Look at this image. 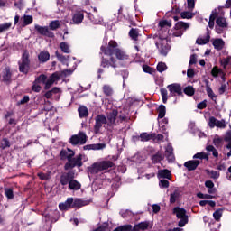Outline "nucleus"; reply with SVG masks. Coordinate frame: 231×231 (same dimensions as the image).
Wrapping results in <instances>:
<instances>
[{"instance_id": "f257e3e1", "label": "nucleus", "mask_w": 231, "mask_h": 231, "mask_svg": "<svg viewBox=\"0 0 231 231\" xmlns=\"http://www.w3.org/2000/svg\"><path fill=\"white\" fill-rule=\"evenodd\" d=\"M60 184L61 187L68 186L69 190H80L82 184L79 180H75V170H70L61 173L60 176Z\"/></svg>"}, {"instance_id": "f03ea898", "label": "nucleus", "mask_w": 231, "mask_h": 231, "mask_svg": "<svg viewBox=\"0 0 231 231\" xmlns=\"http://www.w3.org/2000/svg\"><path fill=\"white\" fill-rule=\"evenodd\" d=\"M114 167L115 164L111 161H100L88 166L87 168V172L88 176H95V174H98V172H102L103 171H107L109 169H114Z\"/></svg>"}, {"instance_id": "7ed1b4c3", "label": "nucleus", "mask_w": 231, "mask_h": 231, "mask_svg": "<svg viewBox=\"0 0 231 231\" xmlns=\"http://www.w3.org/2000/svg\"><path fill=\"white\" fill-rule=\"evenodd\" d=\"M84 163L82 162V154H79L75 157V152H71L70 155L69 156V160L64 164V171H73L75 167H78V169H80Z\"/></svg>"}, {"instance_id": "20e7f679", "label": "nucleus", "mask_w": 231, "mask_h": 231, "mask_svg": "<svg viewBox=\"0 0 231 231\" xmlns=\"http://www.w3.org/2000/svg\"><path fill=\"white\" fill-rule=\"evenodd\" d=\"M172 214L176 216L177 219H180L178 222V226L180 228H183V226L189 223V215H187V210L185 208L175 207Z\"/></svg>"}, {"instance_id": "39448f33", "label": "nucleus", "mask_w": 231, "mask_h": 231, "mask_svg": "<svg viewBox=\"0 0 231 231\" xmlns=\"http://www.w3.org/2000/svg\"><path fill=\"white\" fill-rule=\"evenodd\" d=\"M100 50L102 53H104V55L113 57V55H115V53L116 52V50H118V43L116 42V41L111 40L106 47L102 45L100 47Z\"/></svg>"}, {"instance_id": "423d86ee", "label": "nucleus", "mask_w": 231, "mask_h": 231, "mask_svg": "<svg viewBox=\"0 0 231 231\" xmlns=\"http://www.w3.org/2000/svg\"><path fill=\"white\" fill-rule=\"evenodd\" d=\"M190 28V24L183 22V21H179L176 23L174 25V32L172 33L173 37H181L187 30Z\"/></svg>"}, {"instance_id": "0eeeda50", "label": "nucleus", "mask_w": 231, "mask_h": 231, "mask_svg": "<svg viewBox=\"0 0 231 231\" xmlns=\"http://www.w3.org/2000/svg\"><path fill=\"white\" fill-rule=\"evenodd\" d=\"M69 143L71 145H84L86 142H88V135H86V133L79 131L78 134H74L69 138Z\"/></svg>"}, {"instance_id": "6e6552de", "label": "nucleus", "mask_w": 231, "mask_h": 231, "mask_svg": "<svg viewBox=\"0 0 231 231\" xmlns=\"http://www.w3.org/2000/svg\"><path fill=\"white\" fill-rule=\"evenodd\" d=\"M107 124V117H106L103 114H99L95 117V125H94V133L95 134H98L103 125Z\"/></svg>"}, {"instance_id": "1a4fd4ad", "label": "nucleus", "mask_w": 231, "mask_h": 231, "mask_svg": "<svg viewBox=\"0 0 231 231\" xmlns=\"http://www.w3.org/2000/svg\"><path fill=\"white\" fill-rule=\"evenodd\" d=\"M225 28H228V22H226V18L223 16H218L216 20V26H215L216 33H217L218 35H221Z\"/></svg>"}, {"instance_id": "9d476101", "label": "nucleus", "mask_w": 231, "mask_h": 231, "mask_svg": "<svg viewBox=\"0 0 231 231\" xmlns=\"http://www.w3.org/2000/svg\"><path fill=\"white\" fill-rule=\"evenodd\" d=\"M30 55L28 51H25L22 56V62H19V69L21 73H28V69H30Z\"/></svg>"}, {"instance_id": "9b49d317", "label": "nucleus", "mask_w": 231, "mask_h": 231, "mask_svg": "<svg viewBox=\"0 0 231 231\" xmlns=\"http://www.w3.org/2000/svg\"><path fill=\"white\" fill-rule=\"evenodd\" d=\"M100 66L101 68H114V69L118 68V65H116V59L113 56H109V59L102 57Z\"/></svg>"}, {"instance_id": "f8f14e48", "label": "nucleus", "mask_w": 231, "mask_h": 231, "mask_svg": "<svg viewBox=\"0 0 231 231\" xmlns=\"http://www.w3.org/2000/svg\"><path fill=\"white\" fill-rule=\"evenodd\" d=\"M35 30L40 35H43V37H49V39H53L55 37V33L50 31V28L48 26L42 27L41 25H36Z\"/></svg>"}, {"instance_id": "ddd939ff", "label": "nucleus", "mask_w": 231, "mask_h": 231, "mask_svg": "<svg viewBox=\"0 0 231 231\" xmlns=\"http://www.w3.org/2000/svg\"><path fill=\"white\" fill-rule=\"evenodd\" d=\"M167 89H169L170 93L171 94V97H176V95L180 97V95H183V90L181 88L180 84L172 83L167 86Z\"/></svg>"}, {"instance_id": "4468645a", "label": "nucleus", "mask_w": 231, "mask_h": 231, "mask_svg": "<svg viewBox=\"0 0 231 231\" xmlns=\"http://www.w3.org/2000/svg\"><path fill=\"white\" fill-rule=\"evenodd\" d=\"M208 125L211 129H214V127H219L220 129H225L226 127V122L225 119L217 120L216 117L211 116L209 118Z\"/></svg>"}, {"instance_id": "2eb2a0df", "label": "nucleus", "mask_w": 231, "mask_h": 231, "mask_svg": "<svg viewBox=\"0 0 231 231\" xmlns=\"http://www.w3.org/2000/svg\"><path fill=\"white\" fill-rule=\"evenodd\" d=\"M60 79V77L59 76V72L52 73L45 82V91H48V89H50V88H51L53 84H55V82H57V80H59Z\"/></svg>"}, {"instance_id": "dca6fc26", "label": "nucleus", "mask_w": 231, "mask_h": 231, "mask_svg": "<svg viewBox=\"0 0 231 231\" xmlns=\"http://www.w3.org/2000/svg\"><path fill=\"white\" fill-rule=\"evenodd\" d=\"M103 149H106V143H104L87 144L83 146L84 151H102Z\"/></svg>"}, {"instance_id": "f3484780", "label": "nucleus", "mask_w": 231, "mask_h": 231, "mask_svg": "<svg viewBox=\"0 0 231 231\" xmlns=\"http://www.w3.org/2000/svg\"><path fill=\"white\" fill-rule=\"evenodd\" d=\"M113 231H140V227L138 226V224H136L134 227L131 224H127L117 226Z\"/></svg>"}, {"instance_id": "a211bd4d", "label": "nucleus", "mask_w": 231, "mask_h": 231, "mask_svg": "<svg viewBox=\"0 0 231 231\" xmlns=\"http://www.w3.org/2000/svg\"><path fill=\"white\" fill-rule=\"evenodd\" d=\"M60 210H69L71 208H74L73 207V198H68L67 200L63 203L59 204Z\"/></svg>"}, {"instance_id": "6ab92c4d", "label": "nucleus", "mask_w": 231, "mask_h": 231, "mask_svg": "<svg viewBox=\"0 0 231 231\" xmlns=\"http://www.w3.org/2000/svg\"><path fill=\"white\" fill-rule=\"evenodd\" d=\"M201 163L199 160H191V161H187L184 163V167L189 171H196L198 169L199 165Z\"/></svg>"}, {"instance_id": "aec40b11", "label": "nucleus", "mask_w": 231, "mask_h": 231, "mask_svg": "<svg viewBox=\"0 0 231 231\" xmlns=\"http://www.w3.org/2000/svg\"><path fill=\"white\" fill-rule=\"evenodd\" d=\"M2 79L3 82H5L6 84H10V82H12V70L10 69V67L5 68L2 72Z\"/></svg>"}, {"instance_id": "412c9836", "label": "nucleus", "mask_w": 231, "mask_h": 231, "mask_svg": "<svg viewBox=\"0 0 231 231\" xmlns=\"http://www.w3.org/2000/svg\"><path fill=\"white\" fill-rule=\"evenodd\" d=\"M84 21V11H78L72 16V24H80Z\"/></svg>"}, {"instance_id": "4be33fe9", "label": "nucleus", "mask_w": 231, "mask_h": 231, "mask_svg": "<svg viewBox=\"0 0 231 231\" xmlns=\"http://www.w3.org/2000/svg\"><path fill=\"white\" fill-rule=\"evenodd\" d=\"M204 82L206 84V91H207L208 97H209V98H211V100L216 102V94L214 93V90H212V88L210 87V81H208V79H205Z\"/></svg>"}, {"instance_id": "5701e85b", "label": "nucleus", "mask_w": 231, "mask_h": 231, "mask_svg": "<svg viewBox=\"0 0 231 231\" xmlns=\"http://www.w3.org/2000/svg\"><path fill=\"white\" fill-rule=\"evenodd\" d=\"M118 116V110L114 109L106 114V120H108L110 125H114L116 122V117Z\"/></svg>"}, {"instance_id": "b1692460", "label": "nucleus", "mask_w": 231, "mask_h": 231, "mask_svg": "<svg viewBox=\"0 0 231 231\" xmlns=\"http://www.w3.org/2000/svg\"><path fill=\"white\" fill-rule=\"evenodd\" d=\"M171 176L172 174L171 173V171H169L168 169L159 170L157 173V178L159 180H162V178L171 180Z\"/></svg>"}, {"instance_id": "393cba45", "label": "nucleus", "mask_w": 231, "mask_h": 231, "mask_svg": "<svg viewBox=\"0 0 231 231\" xmlns=\"http://www.w3.org/2000/svg\"><path fill=\"white\" fill-rule=\"evenodd\" d=\"M215 50H217V51H221V50H223V48H225V41H223V39L221 38H217L215 40H213L212 42Z\"/></svg>"}, {"instance_id": "a878e982", "label": "nucleus", "mask_w": 231, "mask_h": 231, "mask_svg": "<svg viewBox=\"0 0 231 231\" xmlns=\"http://www.w3.org/2000/svg\"><path fill=\"white\" fill-rule=\"evenodd\" d=\"M89 204L88 200H84L82 199H73V207L74 208H82V207H86Z\"/></svg>"}, {"instance_id": "bb28decb", "label": "nucleus", "mask_w": 231, "mask_h": 231, "mask_svg": "<svg viewBox=\"0 0 231 231\" xmlns=\"http://www.w3.org/2000/svg\"><path fill=\"white\" fill-rule=\"evenodd\" d=\"M141 142H149V140H156V134H149L147 132L140 134Z\"/></svg>"}, {"instance_id": "cd10ccee", "label": "nucleus", "mask_w": 231, "mask_h": 231, "mask_svg": "<svg viewBox=\"0 0 231 231\" xmlns=\"http://www.w3.org/2000/svg\"><path fill=\"white\" fill-rule=\"evenodd\" d=\"M128 35L130 37V39H132V41H138V37H140V29H134L132 28L129 32Z\"/></svg>"}, {"instance_id": "c85d7f7f", "label": "nucleus", "mask_w": 231, "mask_h": 231, "mask_svg": "<svg viewBox=\"0 0 231 231\" xmlns=\"http://www.w3.org/2000/svg\"><path fill=\"white\" fill-rule=\"evenodd\" d=\"M155 45L158 48L161 55H167V53H169V48L167 47V44L158 43V42H156Z\"/></svg>"}, {"instance_id": "c756f323", "label": "nucleus", "mask_w": 231, "mask_h": 231, "mask_svg": "<svg viewBox=\"0 0 231 231\" xmlns=\"http://www.w3.org/2000/svg\"><path fill=\"white\" fill-rule=\"evenodd\" d=\"M114 55H116L118 60H127V59H129V55L125 54V52L120 49H117Z\"/></svg>"}, {"instance_id": "7c9ffc66", "label": "nucleus", "mask_w": 231, "mask_h": 231, "mask_svg": "<svg viewBox=\"0 0 231 231\" xmlns=\"http://www.w3.org/2000/svg\"><path fill=\"white\" fill-rule=\"evenodd\" d=\"M102 89L105 97H113V93H115L111 85H104Z\"/></svg>"}, {"instance_id": "2f4dec72", "label": "nucleus", "mask_w": 231, "mask_h": 231, "mask_svg": "<svg viewBox=\"0 0 231 231\" xmlns=\"http://www.w3.org/2000/svg\"><path fill=\"white\" fill-rule=\"evenodd\" d=\"M180 199V190L175 189L174 192L170 194V203L174 205Z\"/></svg>"}, {"instance_id": "473e14b6", "label": "nucleus", "mask_w": 231, "mask_h": 231, "mask_svg": "<svg viewBox=\"0 0 231 231\" xmlns=\"http://www.w3.org/2000/svg\"><path fill=\"white\" fill-rule=\"evenodd\" d=\"M208 42H210V34L208 33L206 37L201 38L199 37L196 40V44H199V46H203V44H208Z\"/></svg>"}, {"instance_id": "72a5a7b5", "label": "nucleus", "mask_w": 231, "mask_h": 231, "mask_svg": "<svg viewBox=\"0 0 231 231\" xmlns=\"http://www.w3.org/2000/svg\"><path fill=\"white\" fill-rule=\"evenodd\" d=\"M38 59L40 62H48L50 60V52L48 51L40 52Z\"/></svg>"}, {"instance_id": "f704fd0d", "label": "nucleus", "mask_w": 231, "mask_h": 231, "mask_svg": "<svg viewBox=\"0 0 231 231\" xmlns=\"http://www.w3.org/2000/svg\"><path fill=\"white\" fill-rule=\"evenodd\" d=\"M60 28V21L53 20L49 23V30L51 32H55Z\"/></svg>"}, {"instance_id": "c9c22d12", "label": "nucleus", "mask_w": 231, "mask_h": 231, "mask_svg": "<svg viewBox=\"0 0 231 231\" xmlns=\"http://www.w3.org/2000/svg\"><path fill=\"white\" fill-rule=\"evenodd\" d=\"M60 92V88L54 87L51 90L47 91L44 94L45 98L50 99L53 97V95H57V93Z\"/></svg>"}, {"instance_id": "e433bc0d", "label": "nucleus", "mask_w": 231, "mask_h": 231, "mask_svg": "<svg viewBox=\"0 0 231 231\" xmlns=\"http://www.w3.org/2000/svg\"><path fill=\"white\" fill-rule=\"evenodd\" d=\"M193 160H206V162H208L210 158L208 157V153H205L203 152H198L193 156Z\"/></svg>"}, {"instance_id": "4c0bfd02", "label": "nucleus", "mask_w": 231, "mask_h": 231, "mask_svg": "<svg viewBox=\"0 0 231 231\" xmlns=\"http://www.w3.org/2000/svg\"><path fill=\"white\" fill-rule=\"evenodd\" d=\"M167 113V108L165 107L164 105H160L158 107V118H165V115Z\"/></svg>"}, {"instance_id": "58836bf2", "label": "nucleus", "mask_w": 231, "mask_h": 231, "mask_svg": "<svg viewBox=\"0 0 231 231\" xmlns=\"http://www.w3.org/2000/svg\"><path fill=\"white\" fill-rule=\"evenodd\" d=\"M172 26V21L171 20H162L159 22V28H171Z\"/></svg>"}, {"instance_id": "ea45409f", "label": "nucleus", "mask_w": 231, "mask_h": 231, "mask_svg": "<svg viewBox=\"0 0 231 231\" xmlns=\"http://www.w3.org/2000/svg\"><path fill=\"white\" fill-rule=\"evenodd\" d=\"M206 151H208V152H212V155L214 156V158L219 157V152H217V150L216 149V147H214V145H208L206 147Z\"/></svg>"}, {"instance_id": "a19ab883", "label": "nucleus", "mask_w": 231, "mask_h": 231, "mask_svg": "<svg viewBox=\"0 0 231 231\" xmlns=\"http://www.w3.org/2000/svg\"><path fill=\"white\" fill-rule=\"evenodd\" d=\"M60 49L63 53H71V50L69 49V45L66 42H62L60 43Z\"/></svg>"}, {"instance_id": "79ce46f5", "label": "nucleus", "mask_w": 231, "mask_h": 231, "mask_svg": "<svg viewBox=\"0 0 231 231\" xmlns=\"http://www.w3.org/2000/svg\"><path fill=\"white\" fill-rule=\"evenodd\" d=\"M184 93L185 95H187L188 97H194L195 93H196V89L194 88V87L192 86H188L184 88Z\"/></svg>"}, {"instance_id": "37998d69", "label": "nucleus", "mask_w": 231, "mask_h": 231, "mask_svg": "<svg viewBox=\"0 0 231 231\" xmlns=\"http://www.w3.org/2000/svg\"><path fill=\"white\" fill-rule=\"evenodd\" d=\"M89 115V112L88 110V107L81 106L79 108V116L80 118H86Z\"/></svg>"}, {"instance_id": "c03bdc74", "label": "nucleus", "mask_w": 231, "mask_h": 231, "mask_svg": "<svg viewBox=\"0 0 231 231\" xmlns=\"http://www.w3.org/2000/svg\"><path fill=\"white\" fill-rule=\"evenodd\" d=\"M30 24V15H24L20 19V26L24 28V26H28Z\"/></svg>"}, {"instance_id": "a18cd8bd", "label": "nucleus", "mask_w": 231, "mask_h": 231, "mask_svg": "<svg viewBox=\"0 0 231 231\" xmlns=\"http://www.w3.org/2000/svg\"><path fill=\"white\" fill-rule=\"evenodd\" d=\"M213 217L215 221H221V217H223V210L221 208L217 209L213 213Z\"/></svg>"}, {"instance_id": "49530a36", "label": "nucleus", "mask_w": 231, "mask_h": 231, "mask_svg": "<svg viewBox=\"0 0 231 231\" xmlns=\"http://www.w3.org/2000/svg\"><path fill=\"white\" fill-rule=\"evenodd\" d=\"M9 28H12V23H5L0 24V33L8 32Z\"/></svg>"}, {"instance_id": "de8ad7c7", "label": "nucleus", "mask_w": 231, "mask_h": 231, "mask_svg": "<svg viewBox=\"0 0 231 231\" xmlns=\"http://www.w3.org/2000/svg\"><path fill=\"white\" fill-rule=\"evenodd\" d=\"M160 91H161V97L162 98V102H163V104H165L167 102V100H169L167 88H162L160 89Z\"/></svg>"}, {"instance_id": "09e8293b", "label": "nucleus", "mask_w": 231, "mask_h": 231, "mask_svg": "<svg viewBox=\"0 0 231 231\" xmlns=\"http://www.w3.org/2000/svg\"><path fill=\"white\" fill-rule=\"evenodd\" d=\"M71 155V153H68L67 150L62 149L60 152V160L64 161L67 160V162L69 160V156Z\"/></svg>"}, {"instance_id": "8fccbe9b", "label": "nucleus", "mask_w": 231, "mask_h": 231, "mask_svg": "<svg viewBox=\"0 0 231 231\" xmlns=\"http://www.w3.org/2000/svg\"><path fill=\"white\" fill-rule=\"evenodd\" d=\"M219 73H223V70H221L218 66L213 67L211 70L212 77L217 79V77H219Z\"/></svg>"}, {"instance_id": "3c124183", "label": "nucleus", "mask_w": 231, "mask_h": 231, "mask_svg": "<svg viewBox=\"0 0 231 231\" xmlns=\"http://www.w3.org/2000/svg\"><path fill=\"white\" fill-rule=\"evenodd\" d=\"M206 172H207V174H210V176H211V178H212L213 180H217V179H219V176H220L219 171H213V170H211V171L206 170Z\"/></svg>"}, {"instance_id": "603ef678", "label": "nucleus", "mask_w": 231, "mask_h": 231, "mask_svg": "<svg viewBox=\"0 0 231 231\" xmlns=\"http://www.w3.org/2000/svg\"><path fill=\"white\" fill-rule=\"evenodd\" d=\"M55 55H56L57 59H58V60L60 62H61L62 64H65L68 61V58H66V56L59 53V51H55Z\"/></svg>"}, {"instance_id": "864d4df0", "label": "nucleus", "mask_w": 231, "mask_h": 231, "mask_svg": "<svg viewBox=\"0 0 231 231\" xmlns=\"http://www.w3.org/2000/svg\"><path fill=\"white\" fill-rule=\"evenodd\" d=\"M162 160H163V157L162 156L161 153H156L152 156V163H160Z\"/></svg>"}, {"instance_id": "5fc2aeb1", "label": "nucleus", "mask_w": 231, "mask_h": 231, "mask_svg": "<svg viewBox=\"0 0 231 231\" xmlns=\"http://www.w3.org/2000/svg\"><path fill=\"white\" fill-rule=\"evenodd\" d=\"M181 19H192L194 17V14L189 11H184L180 13Z\"/></svg>"}, {"instance_id": "6e6d98bb", "label": "nucleus", "mask_w": 231, "mask_h": 231, "mask_svg": "<svg viewBox=\"0 0 231 231\" xmlns=\"http://www.w3.org/2000/svg\"><path fill=\"white\" fill-rule=\"evenodd\" d=\"M167 70V64H165L164 62H159L157 65V71H159V73H163V71Z\"/></svg>"}, {"instance_id": "4d7b16f0", "label": "nucleus", "mask_w": 231, "mask_h": 231, "mask_svg": "<svg viewBox=\"0 0 231 231\" xmlns=\"http://www.w3.org/2000/svg\"><path fill=\"white\" fill-rule=\"evenodd\" d=\"M169 185H171V183L165 179L160 180L159 181V187H161V189H169Z\"/></svg>"}, {"instance_id": "13d9d810", "label": "nucleus", "mask_w": 231, "mask_h": 231, "mask_svg": "<svg viewBox=\"0 0 231 231\" xmlns=\"http://www.w3.org/2000/svg\"><path fill=\"white\" fill-rule=\"evenodd\" d=\"M46 80H48V76L42 74L40 75L37 79H36V82H38V84H46Z\"/></svg>"}, {"instance_id": "bf43d9fd", "label": "nucleus", "mask_w": 231, "mask_h": 231, "mask_svg": "<svg viewBox=\"0 0 231 231\" xmlns=\"http://www.w3.org/2000/svg\"><path fill=\"white\" fill-rule=\"evenodd\" d=\"M5 194L8 199H14V190H12V189L5 188Z\"/></svg>"}, {"instance_id": "052dcab7", "label": "nucleus", "mask_w": 231, "mask_h": 231, "mask_svg": "<svg viewBox=\"0 0 231 231\" xmlns=\"http://www.w3.org/2000/svg\"><path fill=\"white\" fill-rule=\"evenodd\" d=\"M138 225L139 230H148L149 229V222L144 221L141 222Z\"/></svg>"}, {"instance_id": "680f3d73", "label": "nucleus", "mask_w": 231, "mask_h": 231, "mask_svg": "<svg viewBox=\"0 0 231 231\" xmlns=\"http://www.w3.org/2000/svg\"><path fill=\"white\" fill-rule=\"evenodd\" d=\"M213 143H214L215 146L219 147V145H221L223 143V138L217 135L213 139Z\"/></svg>"}, {"instance_id": "e2e57ef3", "label": "nucleus", "mask_w": 231, "mask_h": 231, "mask_svg": "<svg viewBox=\"0 0 231 231\" xmlns=\"http://www.w3.org/2000/svg\"><path fill=\"white\" fill-rule=\"evenodd\" d=\"M143 71H144V73H149L150 75L154 73L152 67H150L149 65H143Z\"/></svg>"}, {"instance_id": "0e129e2a", "label": "nucleus", "mask_w": 231, "mask_h": 231, "mask_svg": "<svg viewBox=\"0 0 231 231\" xmlns=\"http://www.w3.org/2000/svg\"><path fill=\"white\" fill-rule=\"evenodd\" d=\"M217 17H219V14L217 13V9H214L211 12V14L209 16V20L211 21H217Z\"/></svg>"}, {"instance_id": "69168bd1", "label": "nucleus", "mask_w": 231, "mask_h": 231, "mask_svg": "<svg viewBox=\"0 0 231 231\" xmlns=\"http://www.w3.org/2000/svg\"><path fill=\"white\" fill-rule=\"evenodd\" d=\"M37 176L40 180L44 181H48V180H50V175L48 173L39 172Z\"/></svg>"}, {"instance_id": "338daca9", "label": "nucleus", "mask_w": 231, "mask_h": 231, "mask_svg": "<svg viewBox=\"0 0 231 231\" xmlns=\"http://www.w3.org/2000/svg\"><path fill=\"white\" fill-rule=\"evenodd\" d=\"M2 149H6V147H10V141L7 139H3L1 143Z\"/></svg>"}, {"instance_id": "774afa93", "label": "nucleus", "mask_w": 231, "mask_h": 231, "mask_svg": "<svg viewBox=\"0 0 231 231\" xmlns=\"http://www.w3.org/2000/svg\"><path fill=\"white\" fill-rule=\"evenodd\" d=\"M224 140L225 142H228L227 145H231V131L226 132Z\"/></svg>"}]
</instances>
